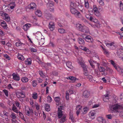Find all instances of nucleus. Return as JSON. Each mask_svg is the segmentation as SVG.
<instances>
[{
  "label": "nucleus",
  "mask_w": 123,
  "mask_h": 123,
  "mask_svg": "<svg viewBox=\"0 0 123 123\" xmlns=\"http://www.w3.org/2000/svg\"><path fill=\"white\" fill-rule=\"evenodd\" d=\"M76 27L81 32L86 33L89 32L88 28L84 25L78 24L76 25Z\"/></svg>",
  "instance_id": "1"
},
{
  "label": "nucleus",
  "mask_w": 123,
  "mask_h": 123,
  "mask_svg": "<svg viewBox=\"0 0 123 123\" xmlns=\"http://www.w3.org/2000/svg\"><path fill=\"white\" fill-rule=\"evenodd\" d=\"M109 107L111 110L113 111H117V110L122 109H123V107L122 106L117 104H115L114 105H110Z\"/></svg>",
  "instance_id": "2"
},
{
  "label": "nucleus",
  "mask_w": 123,
  "mask_h": 123,
  "mask_svg": "<svg viewBox=\"0 0 123 123\" xmlns=\"http://www.w3.org/2000/svg\"><path fill=\"white\" fill-rule=\"evenodd\" d=\"M70 11L72 14L76 16V17L79 18H82V15L80 12L77 11L75 8H71Z\"/></svg>",
  "instance_id": "3"
},
{
  "label": "nucleus",
  "mask_w": 123,
  "mask_h": 123,
  "mask_svg": "<svg viewBox=\"0 0 123 123\" xmlns=\"http://www.w3.org/2000/svg\"><path fill=\"white\" fill-rule=\"evenodd\" d=\"M117 54L118 57L123 60V49H118L117 50Z\"/></svg>",
  "instance_id": "4"
},
{
  "label": "nucleus",
  "mask_w": 123,
  "mask_h": 123,
  "mask_svg": "<svg viewBox=\"0 0 123 123\" xmlns=\"http://www.w3.org/2000/svg\"><path fill=\"white\" fill-rule=\"evenodd\" d=\"M85 34H83L82 35V37L87 42H92L93 40V39L89 35H86L85 37H84Z\"/></svg>",
  "instance_id": "5"
},
{
  "label": "nucleus",
  "mask_w": 123,
  "mask_h": 123,
  "mask_svg": "<svg viewBox=\"0 0 123 123\" xmlns=\"http://www.w3.org/2000/svg\"><path fill=\"white\" fill-rule=\"evenodd\" d=\"M90 95V92L87 90H86L83 92L82 97L83 98H88Z\"/></svg>",
  "instance_id": "6"
},
{
  "label": "nucleus",
  "mask_w": 123,
  "mask_h": 123,
  "mask_svg": "<svg viewBox=\"0 0 123 123\" xmlns=\"http://www.w3.org/2000/svg\"><path fill=\"white\" fill-rule=\"evenodd\" d=\"M48 2V3H47V7H53L54 5V2L51 1H50L49 0H46L45 2Z\"/></svg>",
  "instance_id": "7"
},
{
  "label": "nucleus",
  "mask_w": 123,
  "mask_h": 123,
  "mask_svg": "<svg viewBox=\"0 0 123 123\" xmlns=\"http://www.w3.org/2000/svg\"><path fill=\"white\" fill-rule=\"evenodd\" d=\"M55 25L53 22H49V27L50 30L51 31H53L54 29V26Z\"/></svg>",
  "instance_id": "8"
},
{
  "label": "nucleus",
  "mask_w": 123,
  "mask_h": 123,
  "mask_svg": "<svg viewBox=\"0 0 123 123\" xmlns=\"http://www.w3.org/2000/svg\"><path fill=\"white\" fill-rule=\"evenodd\" d=\"M36 5L34 3H32L28 6V7L30 9H33L34 10L36 9Z\"/></svg>",
  "instance_id": "9"
},
{
  "label": "nucleus",
  "mask_w": 123,
  "mask_h": 123,
  "mask_svg": "<svg viewBox=\"0 0 123 123\" xmlns=\"http://www.w3.org/2000/svg\"><path fill=\"white\" fill-rule=\"evenodd\" d=\"M13 79L16 80L18 81L20 80V77L18 74L13 73L12 74Z\"/></svg>",
  "instance_id": "10"
},
{
  "label": "nucleus",
  "mask_w": 123,
  "mask_h": 123,
  "mask_svg": "<svg viewBox=\"0 0 123 123\" xmlns=\"http://www.w3.org/2000/svg\"><path fill=\"white\" fill-rule=\"evenodd\" d=\"M58 113L57 114L58 117V118H61L63 116L62 111L61 110H60L59 108H58Z\"/></svg>",
  "instance_id": "11"
},
{
  "label": "nucleus",
  "mask_w": 123,
  "mask_h": 123,
  "mask_svg": "<svg viewBox=\"0 0 123 123\" xmlns=\"http://www.w3.org/2000/svg\"><path fill=\"white\" fill-rule=\"evenodd\" d=\"M31 25L30 24H26L23 26V29L25 31L27 30L31 26Z\"/></svg>",
  "instance_id": "12"
},
{
  "label": "nucleus",
  "mask_w": 123,
  "mask_h": 123,
  "mask_svg": "<svg viewBox=\"0 0 123 123\" xmlns=\"http://www.w3.org/2000/svg\"><path fill=\"white\" fill-rule=\"evenodd\" d=\"M44 17L47 19H49L52 17V15L50 14L46 13H45Z\"/></svg>",
  "instance_id": "13"
},
{
  "label": "nucleus",
  "mask_w": 123,
  "mask_h": 123,
  "mask_svg": "<svg viewBox=\"0 0 123 123\" xmlns=\"http://www.w3.org/2000/svg\"><path fill=\"white\" fill-rule=\"evenodd\" d=\"M66 65L67 67L70 69L73 68V67L72 66V63L70 61H68L66 63Z\"/></svg>",
  "instance_id": "14"
},
{
  "label": "nucleus",
  "mask_w": 123,
  "mask_h": 123,
  "mask_svg": "<svg viewBox=\"0 0 123 123\" xmlns=\"http://www.w3.org/2000/svg\"><path fill=\"white\" fill-rule=\"evenodd\" d=\"M25 63L27 65H30L31 63V59L30 58H29L26 59L25 61Z\"/></svg>",
  "instance_id": "15"
},
{
  "label": "nucleus",
  "mask_w": 123,
  "mask_h": 123,
  "mask_svg": "<svg viewBox=\"0 0 123 123\" xmlns=\"http://www.w3.org/2000/svg\"><path fill=\"white\" fill-rule=\"evenodd\" d=\"M35 13L39 17L41 16L42 15V12L40 10H37L35 12Z\"/></svg>",
  "instance_id": "16"
},
{
  "label": "nucleus",
  "mask_w": 123,
  "mask_h": 123,
  "mask_svg": "<svg viewBox=\"0 0 123 123\" xmlns=\"http://www.w3.org/2000/svg\"><path fill=\"white\" fill-rule=\"evenodd\" d=\"M1 26L4 28V29H6L7 28V25L6 22L3 20L1 22Z\"/></svg>",
  "instance_id": "17"
},
{
  "label": "nucleus",
  "mask_w": 123,
  "mask_h": 123,
  "mask_svg": "<svg viewBox=\"0 0 123 123\" xmlns=\"http://www.w3.org/2000/svg\"><path fill=\"white\" fill-rule=\"evenodd\" d=\"M4 16L5 17V19L6 21L7 22L10 21V18L7 14L6 13H4Z\"/></svg>",
  "instance_id": "18"
},
{
  "label": "nucleus",
  "mask_w": 123,
  "mask_h": 123,
  "mask_svg": "<svg viewBox=\"0 0 123 123\" xmlns=\"http://www.w3.org/2000/svg\"><path fill=\"white\" fill-rule=\"evenodd\" d=\"M89 109V108L87 107H85L82 110V111L83 113L84 114H86L87 112V111Z\"/></svg>",
  "instance_id": "19"
},
{
  "label": "nucleus",
  "mask_w": 123,
  "mask_h": 123,
  "mask_svg": "<svg viewBox=\"0 0 123 123\" xmlns=\"http://www.w3.org/2000/svg\"><path fill=\"white\" fill-rule=\"evenodd\" d=\"M78 41L79 43L80 44H84L85 42L83 39L80 38H78Z\"/></svg>",
  "instance_id": "20"
},
{
  "label": "nucleus",
  "mask_w": 123,
  "mask_h": 123,
  "mask_svg": "<svg viewBox=\"0 0 123 123\" xmlns=\"http://www.w3.org/2000/svg\"><path fill=\"white\" fill-rule=\"evenodd\" d=\"M69 115L70 116L69 119H71L72 121L73 122H75V121L74 119V117H73V114L71 113L70 112L69 113Z\"/></svg>",
  "instance_id": "21"
},
{
  "label": "nucleus",
  "mask_w": 123,
  "mask_h": 123,
  "mask_svg": "<svg viewBox=\"0 0 123 123\" xmlns=\"http://www.w3.org/2000/svg\"><path fill=\"white\" fill-rule=\"evenodd\" d=\"M12 110L14 112H15L16 113H18L17 108L14 104L13 105Z\"/></svg>",
  "instance_id": "22"
},
{
  "label": "nucleus",
  "mask_w": 123,
  "mask_h": 123,
  "mask_svg": "<svg viewBox=\"0 0 123 123\" xmlns=\"http://www.w3.org/2000/svg\"><path fill=\"white\" fill-rule=\"evenodd\" d=\"M68 79L71 80L72 82H75L76 79L77 80L76 77L73 76H69L68 77Z\"/></svg>",
  "instance_id": "23"
},
{
  "label": "nucleus",
  "mask_w": 123,
  "mask_h": 123,
  "mask_svg": "<svg viewBox=\"0 0 123 123\" xmlns=\"http://www.w3.org/2000/svg\"><path fill=\"white\" fill-rule=\"evenodd\" d=\"M45 110L48 111H49L50 110V105L48 104H45Z\"/></svg>",
  "instance_id": "24"
},
{
  "label": "nucleus",
  "mask_w": 123,
  "mask_h": 123,
  "mask_svg": "<svg viewBox=\"0 0 123 123\" xmlns=\"http://www.w3.org/2000/svg\"><path fill=\"white\" fill-rule=\"evenodd\" d=\"M21 80L23 82L25 83L28 81V79L26 77H24L22 78Z\"/></svg>",
  "instance_id": "25"
},
{
  "label": "nucleus",
  "mask_w": 123,
  "mask_h": 123,
  "mask_svg": "<svg viewBox=\"0 0 123 123\" xmlns=\"http://www.w3.org/2000/svg\"><path fill=\"white\" fill-rule=\"evenodd\" d=\"M80 48L85 51L88 52L89 51V50L85 47L81 46H80Z\"/></svg>",
  "instance_id": "26"
},
{
  "label": "nucleus",
  "mask_w": 123,
  "mask_h": 123,
  "mask_svg": "<svg viewBox=\"0 0 123 123\" xmlns=\"http://www.w3.org/2000/svg\"><path fill=\"white\" fill-rule=\"evenodd\" d=\"M98 69L99 71L100 72L105 71V69L104 67L102 66H100V67L99 66L98 67Z\"/></svg>",
  "instance_id": "27"
},
{
  "label": "nucleus",
  "mask_w": 123,
  "mask_h": 123,
  "mask_svg": "<svg viewBox=\"0 0 123 123\" xmlns=\"http://www.w3.org/2000/svg\"><path fill=\"white\" fill-rule=\"evenodd\" d=\"M66 117L65 115H63L62 117L60 119V123H62L64 122L65 120Z\"/></svg>",
  "instance_id": "28"
},
{
  "label": "nucleus",
  "mask_w": 123,
  "mask_h": 123,
  "mask_svg": "<svg viewBox=\"0 0 123 123\" xmlns=\"http://www.w3.org/2000/svg\"><path fill=\"white\" fill-rule=\"evenodd\" d=\"M114 43L113 42H112L110 43H106L105 44L106 46H107L108 47H111L112 45L113 44H114Z\"/></svg>",
  "instance_id": "29"
},
{
  "label": "nucleus",
  "mask_w": 123,
  "mask_h": 123,
  "mask_svg": "<svg viewBox=\"0 0 123 123\" xmlns=\"http://www.w3.org/2000/svg\"><path fill=\"white\" fill-rule=\"evenodd\" d=\"M100 5L102 6H104V5L103 0H97Z\"/></svg>",
  "instance_id": "30"
},
{
  "label": "nucleus",
  "mask_w": 123,
  "mask_h": 123,
  "mask_svg": "<svg viewBox=\"0 0 123 123\" xmlns=\"http://www.w3.org/2000/svg\"><path fill=\"white\" fill-rule=\"evenodd\" d=\"M103 51L104 53L106 55H109L110 54L109 52L108 51V50L106 49H105L104 50H103Z\"/></svg>",
  "instance_id": "31"
},
{
  "label": "nucleus",
  "mask_w": 123,
  "mask_h": 123,
  "mask_svg": "<svg viewBox=\"0 0 123 123\" xmlns=\"http://www.w3.org/2000/svg\"><path fill=\"white\" fill-rule=\"evenodd\" d=\"M9 5L10 6V8L11 9H12L14 8L15 6L14 3L13 2L12 3H10L9 4Z\"/></svg>",
  "instance_id": "32"
},
{
  "label": "nucleus",
  "mask_w": 123,
  "mask_h": 123,
  "mask_svg": "<svg viewBox=\"0 0 123 123\" xmlns=\"http://www.w3.org/2000/svg\"><path fill=\"white\" fill-rule=\"evenodd\" d=\"M119 6L120 10H123V4L121 2H120Z\"/></svg>",
  "instance_id": "33"
},
{
  "label": "nucleus",
  "mask_w": 123,
  "mask_h": 123,
  "mask_svg": "<svg viewBox=\"0 0 123 123\" xmlns=\"http://www.w3.org/2000/svg\"><path fill=\"white\" fill-rule=\"evenodd\" d=\"M10 117L13 119H15L16 117L15 114L13 112L10 115Z\"/></svg>",
  "instance_id": "34"
},
{
  "label": "nucleus",
  "mask_w": 123,
  "mask_h": 123,
  "mask_svg": "<svg viewBox=\"0 0 123 123\" xmlns=\"http://www.w3.org/2000/svg\"><path fill=\"white\" fill-rule=\"evenodd\" d=\"M32 97L34 99H36L37 98V94L36 93L32 94Z\"/></svg>",
  "instance_id": "35"
},
{
  "label": "nucleus",
  "mask_w": 123,
  "mask_h": 123,
  "mask_svg": "<svg viewBox=\"0 0 123 123\" xmlns=\"http://www.w3.org/2000/svg\"><path fill=\"white\" fill-rule=\"evenodd\" d=\"M60 99V97H55V100L56 103H59Z\"/></svg>",
  "instance_id": "36"
},
{
  "label": "nucleus",
  "mask_w": 123,
  "mask_h": 123,
  "mask_svg": "<svg viewBox=\"0 0 123 123\" xmlns=\"http://www.w3.org/2000/svg\"><path fill=\"white\" fill-rule=\"evenodd\" d=\"M41 33L39 31H37L36 33H33V35L37 36V37L39 36H40L41 35Z\"/></svg>",
  "instance_id": "37"
},
{
  "label": "nucleus",
  "mask_w": 123,
  "mask_h": 123,
  "mask_svg": "<svg viewBox=\"0 0 123 123\" xmlns=\"http://www.w3.org/2000/svg\"><path fill=\"white\" fill-rule=\"evenodd\" d=\"M58 31L60 33L62 34L65 32V30L62 29H59L58 30Z\"/></svg>",
  "instance_id": "38"
},
{
  "label": "nucleus",
  "mask_w": 123,
  "mask_h": 123,
  "mask_svg": "<svg viewBox=\"0 0 123 123\" xmlns=\"http://www.w3.org/2000/svg\"><path fill=\"white\" fill-rule=\"evenodd\" d=\"M47 101L49 103H50L52 101V99L51 97L48 96L47 97Z\"/></svg>",
  "instance_id": "39"
},
{
  "label": "nucleus",
  "mask_w": 123,
  "mask_h": 123,
  "mask_svg": "<svg viewBox=\"0 0 123 123\" xmlns=\"http://www.w3.org/2000/svg\"><path fill=\"white\" fill-rule=\"evenodd\" d=\"M70 5V6L72 8H74L76 6L75 3L72 2H71Z\"/></svg>",
  "instance_id": "40"
},
{
  "label": "nucleus",
  "mask_w": 123,
  "mask_h": 123,
  "mask_svg": "<svg viewBox=\"0 0 123 123\" xmlns=\"http://www.w3.org/2000/svg\"><path fill=\"white\" fill-rule=\"evenodd\" d=\"M18 58L21 60L23 61L24 60V58L23 56L21 55H19L18 56Z\"/></svg>",
  "instance_id": "41"
},
{
  "label": "nucleus",
  "mask_w": 123,
  "mask_h": 123,
  "mask_svg": "<svg viewBox=\"0 0 123 123\" xmlns=\"http://www.w3.org/2000/svg\"><path fill=\"white\" fill-rule=\"evenodd\" d=\"M3 91L4 93L5 94L7 97L8 96V91L6 89H4L3 90Z\"/></svg>",
  "instance_id": "42"
},
{
  "label": "nucleus",
  "mask_w": 123,
  "mask_h": 123,
  "mask_svg": "<svg viewBox=\"0 0 123 123\" xmlns=\"http://www.w3.org/2000/svg\"><path fill=\"white\" fill-rule=\"evenodd\" d=\"M22 44H23V43L19 41L16 43V46L18 47L21 46Z\"/></svg>",
  "instance_id": "43"
},
{
  "label": "nucleus",
  "mask_w": 123,
  "mask_h": 123,
  "mask_svg": "<svg viewBox=\"0 0 123 123\" xmlns=\"http://www.w3.org/2000/svg\"><path fill=\"white\" fill-rule=\"evenodd\" d=\"M19 114L20 116V118L24 120V121H25L24 119H25L24 116L22 114V113L20 112H19Z\"/></svg>",
  "instance_id": "44"
},
{
  "label": "nucleus",
  "mask_w": 123,
  "mask_h": 123,
  "mask_svg": "<svg viewBox=\"0 0 123 123\" xmlns=\"http://www.w3.org/2000/svg\"><path fill=\"white\" fill-rule=\"evenodd\" d=\"M37 85V83L36 81L35 80H33L32 81V85L33 87L36 86Z\"/></svg>",
  "instance_id": "45"
},
{
  "label": "nucleus",
  "mask_w": 123,
  "mask_h": 123,
  "mask_svg": "<svg viewBox=\"0 0 123 123\" xmlns=\"http://www.w3.org/2000/svg\"><path fill=\"white\" fill-rule=\"evenodd\" d=\"M80 65H81V67L83 68H84L86 67V65L82 62H80Z\"/></svg>",
  "instance_id": "46"
},
{
  "label": "nucleus",
  "mask_w": 123,
  "mask_h": 123,
  "mask_svg": "<svg viewBox=\"0 0 123 123\" xmlns=\"http://www.w3.org/2000/svg\"><path fill=\"white\" fill-rule=\"evenodd\" d=\"M4 57L6 59H8L9 60L10 59V56L6 54L4 55Z\"/></svg>",
  "instance_id": "47"
},
{
  "label": "nucleus",
  "mask_w": 123,
  "mask_h": 123,
  "mask_svg": "<svg viewBox=\"0 0 123 123\" xmlns=\"http://www.w3.org/2000/svg\"><path fill=\"white\" fill-rule=\"evenodd\" d=\"M85 6L86 8H88L89 6V4L88 1H85Z\"/></svg>",
  "instance_id": "48"
},
{
  "label": "nucleus",
  "mask_w": 123,
  "mask_h": 123,
  "mask_svg": "<svg viewBox=\"0 0 123 123\" xmlns=\"http://www.w3.org/2000/svg\"><path fill=\"white\" fill-rule=\"evenodd\" d=\"M39 74L43 78H44L45 77V76L43 74V72L42 71H40L39 72Z\"/></svg>",
  "instance_id": "49"
},
{
  "label": "nucleus",
  "mask_w": 123,
  "mask_h": 123,
  "mask_svg": "<svg viewBox=\"0 0 123 123\" xmlns=\"http://www.w3.org/2000/svg\"><path fill=\"white\" fill-rule=\"evenodd\" d=\"M30 49L31 51L32 52H37V49H35L31 48Z\"/></svg>",
  "instance_id": "50"
},
{
  "label": "nucleus",
  "mask_w": 123,
  "mask_h": 123,
  "mask_svg": "<svg viewBox=\"0 0 123 123\" xmlns=\"http://www.w3.org/2000/svg\"><path fill=\"white\" fill-rule=\"evenodd\" d=\"M93 9L94 12H96L98 11V8H97L96 5H94L93 6Z\"/></svg>",
  "instance_id": "51"
},
{
  "label": "nucleus",
  "mask_w": 123,
  "mask_h": 123,
  "mask_svg": "<svg viewBox=\"0 0 123 123\" xmlns=\"http://www.w3.org/2000/svg\"><path fill=\"white\" fill-rule=\"evenodd\" d=\"M49 10L51 12L53 11L54 10V8L53 7H48Z\"/></svg>",
  "instance_id": "52"
},
{
  "label": "nucleus",
  "mask_w": 123,
  "mask_h": 123,
  "mask_svg": "<svg viewBox=\"0 0 123 123\" xmlns=\"http://www.w3.org/2000/svg\"><path fill=\"white\" fill-rule=\"evenodd\" d=\"M106 117L108 119H111L112 118V117L111 114L106 115Z\"/></svg>",
  "instance_id": "53"
},
{
  "label": "nucleus",
  "mask_w": 123,
  "mask_h": 123,
  "mask_svg": "<svg viewBox=\"0 0 123 123\" xmlns=\"http://www.w3.org/2000/svg\"><path fill=\"white\" fill-rule=\"evenodd\" d=\"M83 74L85 75L86 76H88L89 75L88 71H83Z\"/></svg>",
  "instance_id": "54"
},
{
  "label": "nucleus",
  "mask_w": 123,
  "mask_h": 123,
  "mask_svg": "<svg viewBox=\"0 0 123 123\" xmlns=\"http://www.w3.org/2000/svg\"><path fill=\"white\" fill-rule=\"evenodd\" d=\"M109 98H106L103 97V100L105 102H107L109 100Z\"/></svg>",
  "instance_id": "55"
},
{
  "label": "nucleus",
  "mask_w": 123,
  "mask_h": 123,
  "mask_svg": "<svg viewBox=\"0 0 123 123\" xmlns=\"http://www.w3.org/2000/svg\"><path fill=\"white\" fill-rule=\"evenodd\" d=\"M109 93L108 92H107L106 93V94L105 95H104L103 97H105L106 98H109Z\"/></svg>",
  "instance_id": "56"
},
{
  "label": "nucleus",
  "mask_w": 123,
  "mask_h": 123,
  "mask_svg": "<svg viewBox=\"0 0 123 123\" xmlns=\"http://www.w3.org/2000/svg\"><path fill=\"white\" fill-rule=\"evenodd\" d=\"M120 73L123 76V69H120L119 70Z\"/></svg>",
  "instance_id": "57"
},
{
  "label": "nucleus",
  "mask_w": 123,
  "mask_h": 123,
  "mask_svg": "<svg viewBox=\"0 0 123 123\" xmlns=\"http://www.w3.org/2000/svg\"><path fill=\"white\" fill-rule=\"evenodd\" d=\"M55 59H56V60H55V61L56 62H59L60 60V59L59 58V56H56Z\"/></svg>",
  "instance_id": "58"
},
{
  "label": "nucleus",
  "mask_w": 123,
  "mask_h": 123,
  "mask_svg": "<svg viewBox=\"0 0 123 123\" xmlns=\"http://www.w3.org/2000/svg\"><path fill=\"white\" fill-rule=\"evenodd\" d=\"M88 61L90 63V65H91L92 67L93 68H94L95 67V66L92 64V62L91 60H89Z\"/></svg>",
  "instance_id": "59"
},
{
  "label": "nucleus",
  "mask_w": 123,
  "mask_h": 123,
  "mask_svg": "<svg viewBox=\"0 0 123 123\" xmlns=\"http://www.w3.org/2000/svg\"><path fill=\"white\" fill-rule=\"evenodd\" d=\"M58 25L60 27H62L63 25V24L61 23L60 22H58L57 23Z\"/></svg>",
  "instance_id": "60"
},
{
  "label": "nucleus",
  "mask_w": 123,
  "mask_h": 123,
  "mask_svg": "<svg viewBox=\"0 0 123 123\" xmlns=\"http://www.w3.org/2000/svg\"><path fill=\"white\" fill-rule=\"evenodd\" d=\"M114 44H113L111 47H110V49H116V47L114 45Z\"/></svg>",
  "instance_id": "61"
},
{
  "label": "nucleus",
  "mask_w": 123,
  "mask_h": 123,
  "mask_svg": "<svg viewBox=\"0 0 123 123\" xmlns=\"http://www.w3.org/2000/svg\"><path fill=\"white\" fill-rule=\"evenodd\" d=\"M29 110H30V115H33V112L32 109L29 108Z\"/></svg>",
  "instance_id": "62"
},
{
  "label": "nucleus",
  "mask_w": 123,
  "mask_h": 123,
  "mask_svg": "<svg viewBox=\"0 0 123 123\" xmlns=\"http://www.w3.org/2000/svg\"><path fill=\"white\" fill-rule=\"evenodd\" d=\"M19 100L20 101H23V98H23L22 97H21L20 95H19Z\"/></svg>",
  "instance_id": "63"
},
{
  "label": "nucleus",
  "mask_w": 123,
  "mask_h": 123,
  "mask_svg": "<svg viewBox=\"0 0 123 123\" xmlns=\"http://www.w3.org/2000/svg\"><path fill=\"white\" fill-rule=\"evenodd\" d=\"M81 107H80L79 105L77 106L76 107L77 109L78 108V111H80L81 109Z\"/></svg>",
  "instance_id": "64"
}]
</instances>
